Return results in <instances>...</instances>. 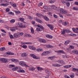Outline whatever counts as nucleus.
<instances>
[{"label": "nucleus", "mask_w": 78, "mask_h": 78, "mask_svg": "<svg viewBox=\"0 0 78 78\" xmlns=\"http://www.w3.org/2000/svg\"><path fill=\"white\" fill-rule=\"evenodd\" d=\"M37 26L38 27L37 28L36 30L37 31H42V30H44V27H43V26L41 25H37Z\"/></svg>", "instance_id": "nucleus-1"}, {"label": "nucleus", "mask_w": 78, "mask_h": 78, "mask_svg": "<svg viewBox=\"0 0 78 78\" xmlns=\"http://www.w3.org/2000/svg\"><path fill=\"white\" fill-rule=\"evenodd\" d=\"M72 30L74 32H75V33H76V29H75L73 28H72Z\"/></svg>", "instance_id": "nucleus-60"}, {"label": "nucleus", "mask_w": 78, "mask_h": 78, "mask_svg": "<svg viewBox=\"0 0 78 78\" xmlns=\"http://www.w3.org/2000/svg\"><path fill=\"white\" fill-rule=\"evenodd\" d=\"M70 41L67 40H66L65 42L64 43V44H65V45H67L68 44H69V43H70Z\"/></svg>", "instance_id": "nucleus-20"}, {"label": "nucleus", "mask_w": 78, "mask_h": 78, "mask_svg": "<svg viewBox=\"0 0 78 78\" xmlns=\"http://www.w3.org/2000/svg\"><path fill=\"white\" fill-rule=\"evenodd\" d=\"M24 35L26 37H31V35L28 34H25Z\"/></svg>", "instance_id": "nucleus-30"}, {"label": "nucleus", "mask_w": 78, "mask_h": 78, "mask_svg": "<svg viewBox=\"0 0 78 78\" xmlns=\"http://www.w3.org/2000/svg\"><path fill=\"white\" fill-rule=\"evenodd\" d=\"M38 41L41 43H46V42H47L45 39L42 38H39L38 39Z\"/></svg>", "instance_id": "nucleus-9"}, {"label": "nucleus", "mask_w": 78, "mask_h": 78, "mask_svg": "<svg viewBox=\"0 0 78 78\" xmlns=\"http://www.w3.org/2000/svg\"><path fill=\"white\" fill-rule=\"evenodd\" d=\"M49 16H50V17H52V16H53V15H52L51 12H49Z\"/></svg>", "instance_id": "nucleus-52"}, {"label": "nucleus", "mask_w": 78, "mask_h": 78, "mask_svg": "<svg viewBox=\"0 0 78 78\" xmlns=\"http://www.w3.org/2000/svg\"><path fill=\"white\" fill-rule=\"evenodd\" d=\"M69 48L71 49H73V48H74V46H70Z\"/></svg>", "instance_id": "nucleus-54"}, {"label": "nucleus", "mask_w": 78, "mask_h": 78, "mask_svg": "<svg viewBox=\"0 0 78 78\" xmlns=\"http://www.w3.org/2000/svg\"><path fill=\"white\" fill-rule=\"evenodd\" d=\"M49 58L51 60H53V59L55 58V56H54L53 57H50Z\"/></svg>", "instance_id": "nucleus-49"}, {"label": "nucleus", "mask_w": 78, "mask_h": 78, "mask_svg": "<svg viewBox=\"0 0 78 78\" xmlns=\"http://www.w3.org/2000/svg\"><path fill=\"white\" fill-rule=\"evenodd\" d=\"M25 1L26 2H28L30 3H31V1H30V0H25Z\"/></svg>", "instance_id": "nucleus-59"}, {"label": "nucleus", "mask_w": 78, "mask_h": 78, "mask_svg": "<svg viewBox=\"0 0 78 78\" xmlns=\"http://www.w3.org/2000/svg\"><path fill=\"white\" fill-rule=\"evenodd\" d=\"M17 25L19 26L20 28H25V25L23 24V23L20 22H18V23Z\"/></svg>", "instance_id": "nucleus-5"}, {"label": "nucleus", "mask_w": 78, "mask_h": 78, "mask_svg": "<svg viewBox=\"0 0 78 78\" xmlns=\"http://www.w3.org/2000/svg\"><path fill=\"white\" fill-rule=\"evenodd\" d=\"M22 45H24V44H32L30 42H21V43Z\"/></svg>", "instance_id": "nucleus-18"}, {"label": "nucleus", "mask_w": 78, "mask_h": 78, "mask_svg": "<svg viewBox=\"0 0 78 78\" xmlns=\"http://www.w3.org/2000/svg\"><path fill=\"white\" fill-rule=\"evenodd\" d=\"M37 51H38L39 52L40 51H42V49L41 48H38L37 49Z\"/></svg>", "instance_id": "nucleus-39"}, {"label": "nucleus", "mask_w": 78, "mask_h": 78, "mask_svg": "<svg viewBox=\"0 0 78 78\" xmlns=\"http://www.w3.org/2000/svg\"><path fill=\"white\" fill-rule=\"evenodd\" d=\"M46 73H48V74H49V71H48V69H46Z\"/></svg>", "instance_id": "nucleus-51"}, {"label": "nucleus", "mask_w": 78, "mask_h": 78, "mask_svg": "<svg viewBox=\"0 0 78 78\" xmlns=\"http://www.w3.org/2000/svg\"><path fill=\"white\" fill-rule=\"evenodd\" d=\"M28 17L30 20H32L33 19V17L31 16H29Z\"/></svg>", "instance_id": "nucleus-47"}, {"label": "nucleus", "mask_w": 78, "mask_h": 78, "mask_svg": "<svg viewBox=\"0 0 78 78\" xmlns=\"http://www.w3.org/2000/svg\"><path fill=\"white\" fill-rule=\"evenodd\" d=\"M37 69L38 71H40V72L41 71V70H43V69L40 67L39 66H38L37 67Z\"/></svg>", "instance_id": "nucleus-22"}, {"label": "nucleus", "mask_w": 78, "mask_h": 78, "mask_svg": "<svg viewBox=\"0 0 78 78\" xmlns=\"http://www.w3.org/2000/svg\"><path fill=\"white\" fill-rule=\"evenodd\" d=\"M50 3H54V0H51L50 1Z\"/></svg>", "instance_id": "nucleus-55"}, {"label": "nucleus", "mask_w": 78, "mask_h": 78, "mask_svg": "<svg viewBox=\"0 0 78 78\" xmlns=\"http://www.w3.org/2000/svg\"><path fill=\"white\" fill-rule=\"evenodd\" d=\"M8 4H6L2 3V4H0V6H8Z\"/></svg>", "instance_id": "nucleus-26"}, {"label": "nucleus", "mask_w": 78, "mask_h": 78, "mask_svg": "<svg viewBox=\"0 0 78 78\" xmlns=\"http://www.w3.org/2000/svg\"><path fill=\"white\" fill-rule=\"evenodd\" d=\"M8 14H9V15H12V16H14V14L13 13V12H9L8 13Z\"/></svg>", "instance_id": "nucleus-34"}, {"label": "nucleus", "mask_w": 78, "mask_h": 78, "mask_svg": "<svg viewBox=\"0 0 78 78\" xmlns=\"http://www.w3.org/2000/svg\"><path fill=\"white\" fill-rule=\"evenodd\" d=\"M18 73H25V70L23 69H22L20 67H19V69L17 70Z\"/></svg>", "instance_id": "nucleus-6"}, {"label": "nucleus", "mask_w": 78, "mask_h": 78, "mask_svg": "<svg viewBox=\"0 0 78 78\" xmlns=\"http://www.w3.org/2000/svg\"><path fill=\"white\" fill-rule=\"evenodd\" d=\"M69 36H76V34H75L73 33L70 34H69Z\"/></svg>", "instance_id": "nucleus-32"}, {"label": "nucleus", "mask_w": 78, "mask_h": 78, "mask_svg": "<svg viewBox=\"0 0 78 78\" xmlns=\"http://www.w3.org/2000/svg\"><path fill=\"white\" fill-rule=\"evenodd\" d=\"M61 2H62V3H63V4H66V2L64 0H62Z\"/></svg>", "instance_id": "nucleus-53"}, {"label": "nucleus", "mask_w": 78, "mask_h": 78, "mask_svg": "<svg viewBox=\"0 0 78 78\" xmlns=\"http://www.w3.org/2000/svg\"><path fill=\"white\" fill-rule=\"evenodd\" d=\"M29 70L30 71H31V70L33 71V70H35V68L32 67H29Z\"/></svg>", "instance_id": "nucleus-21"}, {"label": "nucleus", "mask_w": 78, "mask_h": 78, "mask_svg": "<svg viewBox=\"0 0 78 78\" xmlns=\"http://www.w3.org/2000/svg\"><path fill=\"white\" fill-rule=\"evenodd\" d=\"M6 55H14V54L13 53L9 52V53H7Z\"/></svg>", "instance_id": "nucleus-36"}, {"label": "nucleus", "mask_w": 78, "mask_h": 78, "mask_svg": "<svg viewBox=\"0 0 78 78\" xmlns=\"http://www.w3.org/2000/svg\"><path fill=\"white\" fill-rule=\"evenodd\" d=\"M35 20L37 22H39V23H42V20H40L39 19H38L37 18H36Z\"/></svg>", "instance_id": "nucleus-16"}, {"label": "nucleus", "mask_w": 78, "mask_h": 78, "mask_svg": "<svg viewBox=\"0 0 78 78\" xmlns=\"http://www.w3.org/2000/svg\"><path fill=\"white\" fill-rule=\"evenodd\" d=\"M13 36L15 38H18V37H20V35H19L18 34L15 33L13 34Z\"/></svg>", "instance_id": "nucleus-14"}, {"label": "nucleus", "mask_w": 78, "mask_h": 78, "mask_svg": "<svg viewBox=\"0 0 78 78\" xmlns=\"http://www.w3.org/2000/svg\"><path fill=\"white\" fill-rule=\"evenodd\" d=\"M27 56V54L26 53H25V52L21 54V56L22 57H24L25 56Z\"/></svg>", "instance_id": "nucleus-24"}, {"label": "nucleus", "mask_w": 78, "mask_h": 78, "mask_svg": "<svg viewBox=\"0 0 78 78\" xmlns=\"http://www.w3.org/2000/svg\"><path fill=\"white\" fill-rule=\"evenodd\" d=\"M10 5H11L12 6H13L14 8H15L17 7V5L15 3H12V2H10Z\"/></svg>", "instance_id": "nucleus-13"}, {"label": "nucleus", "mask_w": 78, "mask_h": 78, "mask_svg": "<svg viewBox=\"0 0 78 78\" xmlns=\"http://www.w3.org/2000/svg\"><path fill=\"white\" fill-rule=\"evenodd\" d=\"M30 56H31L34 59H39V57L36 56L34 54H30Z\"/></svg>", "instance_id": "nucleus-4"}, {"label": "nucleus", "mask_w": 78, "mask_h": 78, "mask_svg": "<svg viewBox=\"0 0 78 78\" xmlns=\"http://www.w3.org/2000/svg\"><path fill=\"white\" fill-rule=\"evenodd\" d=\"M31 32L32 33V34H34V30L33 28H32L30 29Z\"/></svg>", "instance_id": "nucleus-46"}, {"label": "nucleus", "mask_w": 78, "mask_h": 78, "mask_svg": "<svg viewBox=\"0 0 78 78\" xmlns=\"http://www.w3.org/2000/svg\"><path fill=\"white\" fill-rule=\"evenodd\" d=\"M15 12L16 14H20V11H15Z\"/></svg>", "instance_id": "nucleus-44"}, {"label": "nucleus", "mask_w": 78, "mask_h": 78, "mask_svg": "<svg viewBox=\"0 0 78 78\" xmlns=\"http://www.w3.org/2000/svg\"><path fill=\"white\" fill-rule=\"evenodd\" d=\"M51 8H52V9H54L55 10H57L58 8H57V7H56L55 6H50Z\"/></svg>", "instance_id": "nucleus-17"}, {"label": "nucleus", "mask_w": 78, "mask_h": 78, "mask_svg": "<svg viewBox=\"0 0 78 78\" xmlns=\"http://www.w3.org/2000/svg\"><path fill=\"white\" fill-rule=\"evenodd\" d=\"M53 16H54V17H55V18H57V17H58V16H57V15L55 14H54L53 15Z\"/></svg>", "instance_id": "nucleus-64"}, {"label": "nucleus", "mask_w": 78, "mask_h": 78, "mask_svg": "<svg viewBox=\"0 0 78 78\" xmlns=\"http://www.w3.org/2000/svg\"><path fill=\"white\" fill-rule=\"evenodd\" d=\"M61 65L59 64H56V67H60Z\"/></svg>", "instance_id": "nucleus-63"}, {"label": "nucleus", "mask_w": 78, "mask_h": 78, "mask_svg": "<svg viewBox=\"0 0 78 78\" xmlns=\"http://www.w3.org/2000/svg\"><path fill=\"white\" fill-rule=\"evenodd\" d=\"M1 61L2 62H8V61H9V59L7 58H1L0 59Z\"/></svg>", "instance_id": "nucleus-3"}, {"label": "nucleus", "mask_w": 78, "mask_h": 78, "mask_svg": "<svg viewBox=\"0 0 78 78\" xmlns=\"http://www.w3.org/2000/svg\"><path fill=\"white\" fill-rule=\"evenodd\" d=\"M72 53L76 55H78V51L76 50H74L72 51Z\"/></svg>", "instance_id": "nucleus-15"}, {"label": "nucleus", "mask_w": 78, "mask_h": 78, "mask_svg": "<svg viewBox=\"0 0 78 78\" xmlns=\"http://www.w3.org/2000/svg\"><path fill=\"white\" fill-rule=\"evenodd\" d=\"M43 8L45 9H47V10H48V7L47 6H43Z\"/></svg>", "instance_id": "nucleus-40"}, {"label": "nucleus", "mask_w": 78, "mask_h": 78, "mask_svg": "<svg viewBox=\"0 0 78 78\" xmlns=\"http://www.w3.org/2000/svg\"><path fill=\"white\" fill-rule=\"evenodd\" d=\"M15 67V66L13 65H10L9 66V67L10 68H12V67Z\"/></svg>", "instance_id": "nucleus-42"}, {"label": "nucleus", "mask_w": 78, "mask_h": 78, "mask_svg": "<svg viewBox=\"0 0 78 78\" xmlns=\"http://www.w3.org/2000/svg\"><path fill=\"white\" fill-rule=\"evenodd\" d=\"M5 50V47H2L0 48V51H3Z\"/></svg>", "instance_id": "nucleus-38"}, {"label": "nucleus", "mask_w": 78, "mask_h": 78, "mask_svg": "<svg viewBox=\"0 0 78 78\" xmlns=\"http://www.w3.org/2000/svg\"><path fill=\"white\" fill-rule=\"evenodd\" d=\"M19 64L20 66H26V63L23 61H20L19 62Z\"/></svg>", "instance_id": "nucleus-10"}, {"label": "nucleus", "mask_w": 78, "mask_h": 78, "mask_svg": "<svg viewBox=\"0 0 78 78\" xmlns=\"http://www.w3.org/2000/svg\"><path fill=\"white\" fill-rule=\"evenodd\" d=\"M25 19L23 18H20L18 19V21H20V22H23Z\"/></svg>", "instance_id": "nucleus-19"}, {"label": "nucleus", "mask_w": 78, "mask_h": 78, "mask_svg": "<svg viewBox=\"0 0 78 78\" xmlns=\"http://www.w3.org/2000/svg\"><path fill=\"white\" fill-rule=\"evenodd\" d=\"M49 39H52L53 38V36L51 35H49Z\"/></svg>", "instance_id": "nucleus-56"}, {"label": "nucleus", "mask_w": 78, "mask_h": 78, "mask_svg": "<svg viewBox=\"0 0 78 78\" xmlns=\"http://www.w3.org/2000/svg\"><path fill=\"white\" fill-rule=\"evenodd\" d=\"M10 39H13L14 38V37L13 35H11L9 36Z\"/></svg>", "instance_id": "nucleus-50"}, {"label": "nucleus", "mask_w": 78, "mask_h": 78, "mask_svg": "<svg viewBox=\"0 0 78 78\" xmlns=\"http://www.w3.org/2000/svg\"><path fill=\"white\" fill-rule=\"evenodd\" d=\"M11 61L15 62V63H17V62H19V60L18 59H15L14 58H12L11 59Z\"/></svg>", "instance_id": "nucleus-11"}, {"label": "nucleus", "mask_w": 78, "mask_h": 78, "mask_svg": "<svg viewBox=\"0 0 78 78\" xmlns=\"http://www.w3.org/2000/svg\"><path fill=\"white\" fill-rule=\"evenodd\" d=\"M57 62H58V63H59V64H61V63H62V64H64V61L61 60H58L57 61Z\"/></svg>", "instance_id": "nucleus-29"}, {"label": "nucleus", "mask_w": 78, "mask_h": 78, "mask_svg": "<svg viewBox=\"0 0 78 78\" xmlns=\"http://www.w3.org/2000/svg\"><path fill=\"white\" fill-rule=\"evenodd\" d=\"M48 53H49V51H46L43 52L41 54V55L42 56H46V55H48Z\"/></svg>", "instance_id": "nucleus-8"}, {"label": "nucleus", "mask_w": 78, "mask_h": 78, "mask_svg": "<svg viewBox=\"0 0 78 78\" xmlns=\"http://www.w3.org/2000/svg\"><path fill=\"white\" fill-rule=\"evenodd\" d=\"M70 76L71 78H74V76H75V74L74 73H73L72 74L70 75Z\"/></svg>", "instance_id": "nucleus-41"}, {"label": "nucleus", "mask_w": 78, "mask_h": 78, "mask_svg": "<svg viewBox=\"0 0 78 78\" xmlns=\"http://www.w3.org/2000/svg\"><path fill=\"white\" fill-rule=\"evenodd\" d=\"M36 48L33 46L32 47V50H36Z\"/></svg>", "instance_id": "nucleus-61"}, {"label": "nucleus", "mask_w": 78, "mask_h": 78, "mask_svg": "<svg viewBox=\"0 0 78 78\" xmlns=\"http://www.w3.org/2000/svg\"><path fill=\"white\" fill-rule=\"evenodd\" d=\"M70 30L69 29H63V30L62 33L63 34H64L66 33H70Z\"/></svg>", "instance_id": "nucleus-7"}, {"label": "nucleus", "mask_w": 78, "mask_h": 78, "mask_svg": "<svg viewBox=\"0 0 78 78\" xmlns=\"http://www.w3.org/2000/svg\"><path fill=\"white\" fill-rule=\"evenodd\" d=\"M36 15L38 17H41V16H42V14H41L39 13H37L36 14Z\"/></svg>", "instance_id": "nucleus-31"}, {"label": "nucleus", "mask_w": 78, "mask_h": 78, "mask_svg": "<svg viewBox=\"0 0 78 78\" xmlns=\"http://www.w3.org/2000/svg\"><path fill=\"white\" fill-rule=\"evenodd\" d=\"M64 25H67L68 24V22H64Z\"/></svg>", "instance_id": "nucleus-58"}, {"label": "nucleus", "mask_w": 78, "mask_h": 78, "mask_svg": "<svg viewBox=\"0 0 78 78\" xmlns=\"http://www.w3.org/2000/svg\"><path fill=\"white\" fill-rule=\"evenodd\" d=\"M49 27L50 28V29L51 30H53V28H54V27L53 25H49Z\"/></svg>", "instance_id": "nucleus-25"}, {"label": "nucleus", "mask_w": 78, "mask_h": 78, "mask_svg": "<svg viewBox=\"0 0 78 78\" xmlns=\"http://www.w3.org/2000/svg\"><path fill=\"white\" fill-rule=\"evenodd\" d=\"M16 30H17V27H12L10 29V30L12 32L14 31H15Z\"/></svg>", "instance_id": "nucleus-12"}, {"label": "nucleus", "mask_w": 78, "mask_h": 78, "mask_svg": "<svg viewBox=\"0 0 78 78\" xmlns=\"http://www.w3.org/2000/svg\"><path fill=\"white\" fill-rule=\"evenodd\" d=\"M10 23H14V22H15V20L14 19H12L10 21Z\"/></svg>", "instance_id": "nucleus-35"}, {"label": "nucleus", "mask_w": 78, "mask_h": 78, "mask_svg": "<svg viewBox=\"0 0 78 78\" xmlns=\"http://www.w3.org/2000/svg\"><path fill=\"white\" fill-rule=\"evenodd\" d=\"M21 47L23 48H24V49H26V48H27V45H23V46L22 45Z\"/></svg>", "instance_id": "nucleus-33"}, {"label": "nucleus", "mask_w": 78, "mask_h": 78, "mask_svg": "<svg viewBox=\"0 0 78 78\" xmlns=\"http://www.w3.org/2000/svg\"><path fill=\"white\" fill-rule=\"evenodd\" d=\"M66 6H67V7H69V6H70V3L69 2H67L66 3Z\"/></svg>", "instance_id": "nucleus-45"}, {"label": "nucleus", "mask_w": 78, "mask_h": 78, "mask_svg": "<svg viewBox=\"0 0 78 78\" xmlns=\"http://www.w3.org/2000/svg\"><path fill=\"white\" fill-rule=\"evenodd\" d=\"M55 52H57L58 53H64V51L62 50H59L58 51H55Z\"/></svg>", "instance_id": "nucleus-23"}, {"label": "nucleus", "mask_w": 78, "mask_h": 78, "mask_svg": "<svg viewBox=\"0 0 78 78\" xmlns=\"http://www.w3.org/2000/svg\"><path fill=\"white\" fill-rule=\"evenodd\" d=\"M19 70V67H16L12 69V70L13 71H16V70Z\"/></svg>", "instance_id": "nucleus-27"}, {"label": "nucleus", "mask_w": 78, "mask_h": 78, "mask_svg": "<svg viewBox=\"0 0 78 78\" xmlns=\"http://www.w3.org/2000/svg\"><path fill=\"white\" fill-rule=\"evenodd\" d=\"M59 16L60 17H61L62 18H63V16L62 14L59 13Z\"/></svg>", "instance_id": "nucleus-57"}, {"label": "nucleus", "mask_w": 78, "mask_h": 78, "mask_svg": "<svg viewBox=\"0 0 78 78\" xmlns=\"http://www.w3.org/2000/svg\"><path fill=\"white\" fill-rule=\"evenodd\" d=\"M42 4H43V3H42V2H40L38 4V6H39V7H40V6H41L42 5Z\"/></svg>", "instance_id": "nucleus-43"}, {"label": "nucleus", "mask_w": 78, "mask_h": 78, "mask_svg": "<svg viewBox=\"0 0 78 78\" xmlns=\"http://www.w3.org/2000/svg\"><path fill=\"white\" fill-rule=\"evenodd\" d=\"M73 9H74V10H78V8L75 7H73Z\"/></svg>", "instance_id": "nucleus-48"}, {"label": "nucleus", "mask_w": 78, "mask_h": 78, "mask_svg": "<svg viewBox=\"0 0 78 78\" xmlns=\"http://www.w3.org/2000/svg\"><path fill=\"white\" fill-rule=\"evenodd\" d=\"M43 18L46 21H48L49 20L48 18V17L47 16H43Z\"/></svg>", "instance_id": "nucleus-28"}, {"label": "nucleus", "mask_w": 78, "mask_h": 78, "mask_svg": "<svg viewBox=\"0 0 78 78\" xmlns=\"http://www.w3.org/2000/svg\"><path fill=\"white\" fill-rule=\"evenodd\" d=\"M6 11L7 12H9V9L7 8L6 9Z\"/></svg>", "instance_id": "nucleus-62"}, {"label": "nucleus", "mask_w": 78, "mask_h": 78, "mask_svg": "<svg viewBox=\"0 0 78 78\" xmlns=\"http://www.w3.org/2000/svg\"><path fill=\"white\" fill-rule=\"evenodd\" d=\"M60 12L62 14H66V13H67V12L62 8H61L60 9Z\"/></svg>", "instance_id": "nucleus-2"}, {"label": "nucleus", "mask_w": 78, "mask_h": 78, "mask_svg": "<svg viewBox=\"0 0 78 78\" xmlns=\"http://www.w3.org/2000/svg\"><path fill=\"white\" fill-rule=\"evenodd\" d=\"M72 71L73 72H75V71H77V72H78V69H75V68H73Z\"/></svg>", "instance_id": "nucleus-37"}]
</instances>
